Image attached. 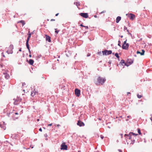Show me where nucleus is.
I'll use <instances>...</instances> for the list:
<instances>
[{
	"instance_id": "1",
	"label": "nucleus",
	"mask_w": 152,
	"mask_h": 152,
	"mask_svg": "<svg viewBox=\"0 0 152 152\" xmlns=\"http://www.w3.org/2000/svg\"><path fill=\"white\" fill-rule=\"evenodd\" d=\"M7 115L8 117H10V115H12V119L13 120H15L18 118V117L16 116V115H18V113L11 112H10L9 113H7Z\"/></svg>"
},
{
	"instance_id": "2",
	"label": "nucleus",
	"mask_w": 152,
	"mask_h": 152,
	"mask_svg": "<svg viewBox=\"0 0 152 152\" xmlns=\"http://www.w3.org/2000/svg\"><path fill=\"white\" fill-rule=\"evenodd\" d=\"M97 83L96 84L97 85H99L100 84L102 85L106 80L105 78H103L100 77H99L97 79Z\"/></svg>"
},
{
	"instance_id": "3",
	"label": "nucleus",
	"mask_w": 152,
	"mask_h": 152,
	"mask_svg": "<svg viewBox=\"0 0 152 152\" xmlns=\"http://www.w3.org/2000/svg\"><path fill=\"white\" fill-rule=\"evenodd\" d=\"M103 55H107L111 54L112 53V51L111 50H105L102 51Z\"/></svg>"
},
{
	"instance_id": "4",
	"label": "nucleus",
	"mask_w": 152,
	"mask_h": 152,
	"mask_svg": "<svg viewBox=\"0 0 152 152\" xmlns=\"http://www.w3.org/2000/svg\"><path fill=\"white\" fill-rule=\"evenodd\" d=\"M61 150H67V146L65 145V143H62L61 145Z\"/></svg>"
},
{
	"instance_id": "5",
	"label": "nucleus",
	"mask_w": 152,
	"mask_h": 152,
	"mask_svg": "<svg viewBox=\"0 0 152 152\" xmlns=\"http://www.w3.org/2000/svg\"><path fill=\"white\" fill-rule=\"evenodd\" d=\"M21 101V99L19 97H18L15 100L14 104L15 105H18Z\"/></svg>"
},
{
	"instance_id": "6",
	"label": "nucleus",
	"mask_w": 152,
	"mask_h": 152,
	"mask_svg": "<svg viewBox=\"0 0 152 152\" xmlns=\"http://www.w3.org/2000/svg\"><path fill=\"white\" fill-rule=\"evenodd\" d=\"M0 127L3 129L4 130L6 129L5 123L4 122H2L0 123Z\"/></svg>"
},
{
	"instance_id": "7",
	"label": "nucleus",
	"mask_w": 152,
	"mask_h": 152,
	"mask_svg": "<svg viewBox=\"0 0 152 152\" xmlns=\"http://www.w3.org/2000/svg\"><path fill=\"white\" fill-rule=\"evenodd\" d=\"M8 71H5L3 72V74L4 75L5 78L7 79H8L10 77L9 75L7 73Z\"/></svg>"
},
{
	"instance_id": "8",
	"label": "nucleus",
	"mask_w": 152,
	"mask_h": 152,
	"mask_svg": "<svg viewBox=\"0 0 152 152\" xmlns=\"http://www.w3.org/2000/svg\"><path fill=\"white\" fill-rule=\"evenodd\" d=\"M75 94L77 96H79L80 95V91L77 89L75 90Z\"/></svg>"
},
{
	"instance_id": "9",
	"label": "nucleus",
	"mask_w": 152,
	"mask_h": 152,
	"mask_svg": "<svg viewBox=\"0 0 152 152\" xmlns=\"http://www.w3.org/2000/svg\"><path fill=\"white\" fill-rule=\"evenodd\" d=\"M129 45L128 43L125 44H123L122 46V48L123 49L128 50V49Z\"/></svg>"
},
{
	"instance_id": "10",
	"label": "nucleus",
	"mask_w": 152,
	"mask_h": 152,
	"mask_svg": "<svg viewBox=\"0 0 152 152\" xmlns=\"http://www.w3.org/2000/svg\"><path fill=\"white\" fill-rule=\"evenodd\" d=\"M126 15H128V17H130V19L132 20H133L135 17V16L134 14L132 13H130L128 14H126Z\"/></svg>"
},
{
	"instance_id": "11",
	"label": "nucleus",
	"mask_w": 152,
	"mask_h": 152,
	"mask_svg": "<svg viewBox=\"0 0 152 152\" xmlns=\"http://www.w3.org/2000/svg\"><path fill=\"white\" fill-rule=\"evenodd\" d=\"M80 15L81 16L86 18H87L88 17V15L87 13H80Z\"/></svg>"
},
{
	"instance_id": "12",
	"label": "nucleus",
	"mask_w": 152,
	"mask_h": 152,
	"mask_svg": "<svg viewBox=\"0 0 152 152\" xmlns=\"http://www.w3.org/2000/svg\"><path fill=\"white\" fill-rule=\"evenodd\" d=\"M77 124V125L80 126H84L85 125V124L83 122L80 121H78Z\"/></svg>"
},
{
	"instance_id": "13",
	"label": "nucleus",
	"mask_w": 152,
	"mask_h": 152,
	"mask_svg": "<svg viewBox=\"0 0 152 152\" xmlns=\"http://www.w3.org/2000/svg\"><path fill=\"white\" fill-rule=\"evenodd\" d=\"M129 135H130V136H129V135H127L126 134H125V136H126V135L128 137H129V139H131L132 138V136H134V135H135V134H134L133 133H131V132L129 134ZM135 135H138L137 134H135Z\"/></svg>"
},
{
	"instance_id": "14",
	"label": "nucleus",
	"mask_w": 152,
	"mask_h": 152,
	"mask_svg": "<svg viewBox=\"0 0 152 152\" xmlns=\"http://www.w3.org/2000/svg\"><path fill=\"white\" fill-rule=\"evenodd\" d=\"M45 36L46 40V41H48L49 42H50L51 41V39H50L51 38H50V37L49 36H48L47 35H45Z\"/></svg>"
},
{
	"instance_id": "15",
	"label": "nucleus",
	"mask_w": 152,
	"mask_h": 152,
	"mask_svg": "<svg viewBox=\"0 0 152 152\" xmlns=\"http://www.w3.org/2000/svg\"><path fill=\"white\" fill-rule=\"evenodd\" d=\"M145 50H142V52H140L139 51H137V54H140L141 55H144V53H145Z\"/></svg>"
},
{
	"instance_id": "16",
	"label": "nucleus",
	"mask_w": 152,
	"mask_h": 152,
	"mask_svg": "<svg viewBox=\"0 0 152 152\" xmlns=\"http://www.w3.org/2000/svg\"><path fill=\"white\" fill-rule=\"evenodd\" d=\"M31 33H30V31H29L28 33V37H27V39L26 40L27 42H28L29 40L31 37Z\"/></svg>"
},
{
	"instance_id": "17",
	"label": "nucleus",
	"mask_w": 152,
	"mask_h": 152,
	"mask_svg": "<svg viewBox=\"0 0 152 152\" xmlns=\"http://www.w3.org/2000/svg\"><path fill=\"white\" fill-rule=\"evenodd\" d=\"M121 19V17L120 16H118L116 19V22L118 23Z\"/></svg>"
},
{
	"instance_id": "18",
	"label": "nucleus",
	"mask_w": 152,
	"mask_h": 152,
	"mask_svg": "<svg viewBox=\"0 0 152 152\" xmlns=\"http://www.w3.org/2000/svg\"><path fill=\"white\" fill-rule=\"evenodd\" d=\"M34 63L33 60L31 59H29V63L31 65H33Z\"/></svg>"
},
{
	"instance_id": "19",
	"label": "nucleus",
	"mask_w": 152,
	"mask_h": 152,
	"mask_svg": "<svg viewBox=\"0 0 152 152\" xmlns=\"http://www.w3.org/2000/svg\"><path fill=\"white\" fill-rule=\"evenodd\" d=\"M36 93H37L36 91H35V90L34 91H32L31 93V96H34L35 95Z\"/></svg>"
},
{
	"instance_id": "20",
	"label": "nucleus",
	"mask_w": 152,
	"mask_h": 152,
	"mask_svg": "<svg viewBox=\"0 0 152 152\" xmlns=\"http://www.w3.org/2000/svg\"><path fill=\"white\" fill-rule=\"evenodd\" d=\"M26 47H27V49H28V50H29L30 48H29V44H28V42L26 41Z\"/></svg>"
},
{
	"instance_id": "21",
	"label": "nucleus",
	"mask_w": 152,
	"mask_h": 152,
	"mask_svg": "<svg viewBox=\"0 0 152 152\" xmlns=\"http://www.w3.org/2000/svg\"><path fill=\"white\" fill-rule=\"evenodd\" d=\"M125 63V61L123 60H121V62H120V64H121L123 66L124 64Z\"/></svg>"
},
{
	"instance_id": "22",
	"label": "nucleus",
	"mask_w": 152,
	"mask_h": 152,
	"mask_svg": "<svg viewBox=\"0 0 152 152\" xmlns=\"http://www.w3.org/2000/svg\"><path fill=\"white\" fill-rule=\"evenodd\" d=\"M20 23H21L22 24V25L23 26H24L25 24V23L24 22V21L23 20H21L20 21Z\"/></svg>"
},
{
	"instance_id": "23",
	"label": "nucleus",
	"mask_w": 152,
	"mask_h": 152,
	"mask_svg": "<svg viewBox=\"0 0 152 152\" xmlns=\"http://www.w3.org/2000/svg\"><path fill=\"white\" fill-rule=\"evenodd\" d=\"M115 55L117 58H119V56L118 54V53H115Z\"/></svg>"
},
{
	"instance_id": "24",
	"label": "nucleus",
	"mask_w": 152,
	"mask_h": 152,
	"mask_svg": "<svg viewBox=\"0 0 152 152\" xmlns=\"http://www.w3.org/2000/svg\"><path fill=\"white\" fill-rule=\"evenodd\" d=\"M137 96V97L139 99H140L142 97V96L141 95H140L138 94Z\"/></svg>"
},
{
	"instance_id": "25",
	"label": "nucleus",
	"mask_w": 152,
	"mask_h": 152,
	"mask_svg": "<svg viewBox=\"0 0 152 152\" xmlns=\"http://www.w3.org/2000/svg\"><path fill=\"white\" fill-rule=\"evenodd\" d=\"M118 46H119L120 47H121V45H120V43H121V42H120V41L119 40L118 41Z\"/></svg>"
},
{
	"instance_id": "26",
	"label": "nucleus",
	"mask_w": 152,
	"mask_h": 152,
	"mask_svg": "<svg viewBox=\"0 0 152 152\" xmlns=\"http://www.w3.org/2000/svg\"><path fill=\"white\" fill-rule=\"evenodd\" d=\"M138 133L140 134L141 133V132H140V129H138Z\"/></svg>"
},
{
	"instance_id": "27",
	"label": "nucleus",
	"mask_w": 152,
	"mask_h": 152,
	"mask_svg": "<svg viewBox=\"0 0 152 152\" xmlns=\"http://www.w3.org/2000/svg\"><path fill=\"white\" fill-rule=\"evenodd\" d=\"M98 55H101L102 53H101V52H99L98 53Z\"/></svg>"
},
{
	"instance_id": "28",
	"label": "nucleus",
	"mask_w": 152,
	"mask_h": 152,
	"mask_svg": "<svg viewBox=\"0 0 152 152\" xmlns=\"http://www.w3.org/2000/svg\"><path fill=\"white\" fill-rule=\"evenodd\" d=\"M123 66H128L129 65L127 64L125 62Z\"/></svg>"
},
{
	"instance_id": "29",
	"label": "nucleus",
	"mask_w": 152,
	"mask_h": 152,
	"mask_svg": "<svg viewBox=\"0 0 152 152\" xmlns=\"http://www.w3.org/2000/svg\"><path fill=\"white\" fill-rule=\"evenodd\" d=\"M105 12H106L105 11H102V12H101V13H100V14H101L105 13Z\"/></svg>"
},
{
	"instance_id": "30",
	"label": "nucleus",
	"mask_w": 152,
	"mask_h": 152,
	"mask_svg": "<svg viewBox=\"0 0 152 152\" xmlns=\"http://www.w3.org/2000/svg\"><path fill=\"white\" fill-rule=\"evenodd\" d=\"M100 137L102 139H103L104 137V136L102 135H101Z\"/></svg>"
},
{
	"instance_id": "31",
	"label": "nucleus",
	"mask_w": 152,
	"mask_h": 152,
	"mask_svg": "<svg viewBox=\"0 0 152 152\" xmlns=\"http://www.w3.org/2000/svg\"><path fill=\"white\" fill-rule=\"evenodd\" d=\"M76 5L77 6L78 5H80V4L79 2H76Z\"/></svg>"
},
{
	"instance_id": "32",
	"label": "nucleus",
	"mask_w": 152,
	"mask_h": 152,
	"mask_svg": "<svg viewBox=\"0 0 152 152\" xmlns=\"http://www.w3.org/2000/svg\"><path fill=\"white\" fill-rule=\"evenodd\" d=\"M59 30H56L55 31V33H56V34H57L58 32H59Z\"/></svg>"
},
{
	"instance_id": "33",
	"label": "nucleus",
	"mask_w": 152,
	"mask_h": 152,
	"mask_svg": "<svg viewBox=\"0 0 152 152\" xmlns=\"http://www.w3.org/2000/svg\"><path fill=\"white\" fill-rule=\"evenodd\" d=\"M124 29H126L127 30V31L128 32L129 31L128 29H127V28L125 26H124Z\"/></svg>"
},
{
	"instance_id": "34",
	"label": "nucleus",
	"mask_w": 152,
	"mask_h": 152,
	"mask_svg": "<svg viewBox=\"0 0 152 152\" xmlns=\"http://www.w3.org/2000/svg\"><path fill=\"white\" fill-rule=\"evenodd\" d=\"M86 29H88V26H84V27Z\"/></svg>"
},
{
	"instance_id": "35",
	"label": "nucleus",
	"mask_w": 152,
	"mask_h": 152,
	"mask_svg": "<svg viewBox=\"0 0 152 152\" xmlns=\"http://www.w3.org/2000/svg\"><path fill=\"white\" fill-rule=\"evenodd\" d=\"M52 125V124L51 123V124H48V126H51Z\"/></svg>"
},
{
	"instance_id": "36",
	"label": "nucleus",
	"mask_w": 152,
	"mask_h": 152,
	"mask_svg": "<svg viewBox=\"0 0 152 152\" xmlns=\"http://www.w3.org/2000/svg\"><path fill=\"white\" fill-rule=\"evenodd\" d=\"M127 40H126L125 41H124L123 44H126V42Z\"/></svg>"
},
{
	"instance_id": "37",
	"label": "nucleus",
	"mask_w": 152,
	"mask_h": 152,
	"mask_svg": "<svg viewBox=\"0 0 152 152\" xmlns=\"http://www.w3.org/2000/svg\"><path fill=\"white\" fill-rule=\"evenodd\" d=\"M25 83H22V85L23 86H24L25 85Z\"/></svg>"
},
{
	"instance_id": "38",
	"label": "nucleus",
	"mask_w": 152,
	"mask_h": 152,
	"mask_svg": "<svg viewBox=\"0 0 152 152\" xmlns=\"http://www.w3.org/2000/svg\"><path fill=\"white\" fill-rule=\"evenodd\" d=\"M90 55H91L90 53H88V54L87 55V56H88V57L89 56H90Z\"/></svg>"
},
{
	"instance_id": "39",
	"label": "nucleus",
	"mask_w": 152,
	"mask_h": 152,
	"mask_svg": "<svg viewBox=\"0 0 152 152\" xmlns=\"http://www.w3.org/2000/svg\"><path fill=\"white\" fill-rule=\"evenodd\" d=\"M44 136L45 137H47L48 135H47V134H44Z\"/></svg>"
},
{
	"instance_id": "40",
	"label": "nucleus",
	"mask_w": 152,
	"mask_h": 152,
	"mask_svg": "<svg viewBox=\"0 0 152 152\" xmlns=\"http://www.w3.org/2000/svg\"><path fill=\"white\" fill-rule=\"evenodd\" d=\"M39 130L40 131V132H42V129L41 128H40L39 129Z\"/></svg>"
},
{
	"instance_id": "41",
	"label": "nucleus",
	"mask_w": 152,
	"mask_h": 152,
	"mask_svg": "<svg viewBox=\"0 0 152 152\" xmlns=\"http://www.w3.org/2000/svg\"><path fill=\"white\" fill-rule=\"evenodd\" d=\"M118 151L119 152H122V151L120 149H118Z\"/></svg>"
},
{
	"instance_id": "42",
	"label": "nucleus",
	"mask_w": 152,
	"mask_h": 152,
	"mask_svg": "<svg viewBox=\"0 0 152 152\" xmlns=\"http://www.w3.org/2000/svg\"><path fill=\"white\" fill-rule=\"evenodd\" d=\"M127 117L128 118H131V116L129 115V116H127Z\"/></svg>"
},
{
	"instance_id": "43",
	"label": "nucleus",
	"mask_w": 152,
	"mask_h": 152,
	"mask_svg": "<svg viewBox=\"0 0 152 152\" xmlns=\"http://www.w3.org/2000/svg\"><path fill=\"white\" fill-rule=\"evenodd\" d=\"M55 20V19H51L50 20H51V21H54Z\"/></svg>"
},
{
	"instance_id": "44",
	"label": "nucleus",
	"mask_w": 152,
	"mask_h": 152,
	"mask_svg": "<svg viewBox=\"0 0 152 152\" xmlns=\"http://www.w3.org/2000/svg\"><path fill=\"white\" fill-rule=\"evenodd\" d=\"M81 26L84 27V26H83L82 24H81L80 25Z\"/></svg>"
},
{
	"instance_id": "45",
	"label": "nucleus",
	"mask_w": 152,
	"mask_h": 152,
	"mask_svg": "<svg viewBox=\"0 0 152 152\" xmlns=\"http://www.w3.org/2000/svg\"><path fill=\"white\" fill-rule=\"evenodd\" d=\"M2 55L4 57H5V56H4V54H3V53H2Z\"/></svg>"
},
{
	"instance_id": "46",
	"label": "nucleus",
	"mask_w": 152,
	"mask_h": 152,
	"mask_svg": "<svg viewBox=\"0 0 152 152\" xmlns=\"http://www.w3.org/2000/svg\"><path fill=\"white\" fill-rule=\"evenodd\" d=\"M60 126V125L59 124L57 125V126L58 127H59V126Z\"/></svg>"
},
{
	"instance_id": "47",
	"label": "nucleus",
	"mask_w": 152,
	"mask_h": 152,
	"mask_svg": "<svg viewBox=\"0 0 152 152\" xmlns=\"http://www.w3.org/2000/svg\"><path fill=\"white\" fill-rule=\"evenodd\" d=\"M28 51H29V52L30 53V54H31V51L30 50V49H29V50H28Z\"/></svg>"
},
{
	"instance_id": "48",
	"label": "nucleus",
	"mask_w": 152,
	"mask_h": 152,
	"mask_svg": "<svg viewBox=\"0 0 152 152\" xmlns=\"http://www.w3.org/2000/svg\"><path fill=\"white\" fill-rule=\"evenodd\" d=\"M29 56L30 57H31V54H30L29 55Z\"/></svg>"
},
{
	"instance_id": "49",
	"label": "nucleus",
	"mask_w": 152,
	"mask_h": 152,
	"mask_svg": "<svg viewBox=\"0 0 152 152\" xmlns=\"http://www.w3.org/2000/svg\"><path fill=\"white\" fill-rule=\"evenodd\" d=\"M58 13H57V14H56V16H58Z\"/></svg>"
},
{
	"instance_id": "50",
	"label": "nucleus",
	"mask_w": 152,
	"mask_h": 152,
	"mask_svg": "<svg viewBox=\"0 0 152 152\" xmlns=\"http://www.w3.org/2000/svg\"><path fill=\"white\" fill-rule=\"evenodd\" d=\"M150 119L151 120V121H152V117Z\"/></svg>"
},
{
	"instance_id": "51",
	"label": "nucleus",
	"mask_w": 152,
	"mask_h": 152,
	"mask_svg": "<svg viewBox=\"0 0 152 152\" xmlns=\"http://www.w3.org/2000/svg\"><path fill=\"white\" fill-rule=\"evenodd\" d=\"M94 17H95V18H97V16L96 15H95L94 16Z\"/></svg>"
},
{
	"instance_id": "52",
	"label": "nucleus",
	"mask_w": 152,
	"mask_h": 152,
	"mask_svg": "<svg viewBox=\"0 0 152 152\" xmlns=\"http://www.w3.org/2000/svg\"><path fill=\"white\" fill-rule=\"evenodd\" d=\"M19 51H21V48H20V49L19 50Z\"/></svg>"
},
{
	"instance_id": "53",
	"label": "nucleus",
	"mask_w": 152,
	"mask_h": 152,
	"mask_svg": "<svg viewBox=\"0 0 152 152\" xmlns=\"http://www.w3.org/2000/svg\"><path fill=\"white\" fill-rule=\"evenodd\" d=\"M121 138L122 137V134H121Z\"/></svg>"
},
{
	"instance_id": "54",
	"label": "nucleus",
	"mask_w": 152,
	"mask_h": 152,
	"mask_svg": "<svg viewBox=\"0 0 152 152\" xmlns=\"http://www.w3.org/2000/svg\"><path fill=\"white\" fill-rule=\"evenodd\" d=\"M130 94V92H127V94Z\"/></svg>"
},
{
	"instance_id": "55",
	"label": "nucleus",
	"mask_w": 152,
	"mask_h": 152,
	"mask_svg": "<svg viewBox=\"0 0 152 152\" xmlns=\"http://www.w3.org/2000/svg\"><path fill=\"white\" fill-rule=\"evenodd\" d=\"M120 37H121V38H122V37H123V36L122 35V36H120Z\"/></svg>"
},
{
	"instance_id": "56",
	"label": "nucleus",
	"mask_w": 152,
	"mask_h": 152,
	"mask_svg": "<svg viewBox=\"0 0 152 152\" xmlns=\"http://www.w3.org/2000/svg\"><path fill=\"white\" fill-rule=\"evenodd\" d=\"M37 121H39V119H37Z\"/></svg>"
},
{
	"instance_id": "57",
	"label": "nucleus",
	"mask_w": 152,
	"mask_h": 152,
	"mask_svg": "<svg viewBox=\"0 0 152 152\" xmlns=\"http://www.w3.org/2000/svg\"><path fill=\"white\" fill-rule=\"evenodd\" d=\"M10 47H13V45H11L10 46Z\"/></svg>"
},
{
	"instance_id": "58",
	"label": "nucleus",
	"mask_w": 152,
	"mask_h": 152,
	"mask_svg": "<svg viewBox=\"0 0 152 152\" xmlns=\"http://www.w3.org/2000/svg\"><path fill=\"white\" fill-rule=\"evenodd\" d=\"M108 63H109V64H110L111 63V62H110L109 61V62H108Z\"/></svg>"
},
{
	"instance_id": "59",
	"label": "nucleus",
	"mask_w": 152,
	"mask_h": 152,
	"mask_svg": "<svg viewBox=\"0 0 152 152\" xmlns=\"http://www.w3.org/2000/svg\"><path fill=\"white\" fill-rule=\"evenodd\" d=\"M128 119H126V121H128Z\"/></svg>"
},
{
	"instance_id": "60",
	"label": "nucleus",
	"mask_w": 152,
	"mask_h": 152,
	"mask_svg": "<svg viewBox=\"0 0 152 152\" xmlns=\"http://www.w3.org/2000/svg\"><path fill=\"white\" fill-rule=\"evenodd\" d=\"M7 52L8 53V54H9L10 53H9L8 52V51H7Z\"/></svg>"
},
{
	"instance_id": "61",
	"label": "nucleus",
	"mask_w": 152,
	"mask_h": 152,
	"mask_svg": "<svg viewBox=\"0 0 152 152\" xmlns=\"http://www.w3.org/2000/svg\"><path fill=\"white\" fill-rule=\"evenodd\" d=\"M31 34H33V32H31Z\"/></svg>"
},
{
	"instance_id": "62",
	"label": "nucleus",
	"mask_w": 152,
	"mask_h": 152,
	"mask_svg": "<svg viewBox=\"0 0 152 152\" xmlns=\"http://www.w3.org/2000/svg\"><path fill=\"white\" fill-rule=\"evenodd\" d=\"M117 142H118V140H117Z\"/></svg>"
},
{
	"instance_id": "63",
	"label": "nucleus",
	"mask_w": 152,
	"mask_h": 152,
	"mask_svg": "<svg viewBox=\"0 0 152 152\" xmlns=\"http://www.w3.org/2000/svg\"><path fill=\"white\" fill-rule=\"evenodd\" d=\"M113 55H114V53H113Z\"/></svg>"
},
{
	"instance_id": "64",
	"label": "nucleus",
	"mask_w": 152,
	"mask_h": 152,
	"mask_svg": "<svg viewBox=\"0 0 152 152\" xmlns=\"http://www.w3.org/2000/svg\"><path fill=\"white\" fill-rule=\"evenodd\" d=\"M120 117L121 118L122 117V116H120Z\"/></svg>"
}]
</instances>
